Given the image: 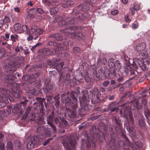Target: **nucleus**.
Masks as SVG:
<instances>
[{
    "label": "nucleus",
    "mask_w": 150,
    "mask_h": 150,
    "mask_svg": "<svg viewBox=\"0 0 150 150\" xmlns=\"http://www.w3.org/2000/svg\"><path fill=\"white\" fill-rule=\"evenodd\" d=\"M11 69L5 71L3 73L4 77L6 82L8 83L7 86L11 92L8 90L0 88V105L3 107L6 105L8 103V99L10 102H13L15 98L20 99L22 101L21 103L23 104L21 105V109L22 107L24 108L28 100L25 97H21L22 91L20 89V85L16 83L17 81V77H19L20 74L19 73L16 72V69Z\"/></svg>",
    "instance_id": "1"
},
{
    "label": "nucleus",
    "mask_w": 150,
    "mask_h": 150,
    "mask_svg": "<svg viewBox=\"0 0 150 150\" xmlns=\"http://www.w3.org/2000/svg\"><path fill=\"white\" fill-rule=\"evenodd\" d=\"M82 97L79 98L80 108H79V112H84L88 109V103L91 101L92 103L99 104L100 102V93L98 91L93 90L90 92V95H88V91L86 90L82 91Z\"/></svg>",
    "instance_id": "2"
},
{
    "label": "nucleus",
    "mask_w": 150,
    "mask_h": 150,
    "mask_svg": "<svg viewBox=\"0 0 150 150\" xmlns=\"http://www.w3.org/2000/svg\"><path fill=\"white\" fill-rule=\"evenodd\" d=\"M77 97V94L75 91L72 92L71 93L68 92L67 94H63L61 97L63 103H65L66 106H70L73 110H72L66 108V112L71 118H74L76 117V112L75 110L77 108L78 105Z\"/></svg>",
    "instance_id": "3"
},
{
    "label": "nucleus",
    "mask_w": 150,
    "mask_h": 150,
    "mask_svg": "<svg viewBox=\"0 0 150 150\" xmlns=\"http://www.w3.org/2000/svg\"><path fill=\"white\" fill-rule=\"evenodd\" d=\"M113 120L115 122V125L114 127L115 130L118 134H121L122 136L125 139L128 146H131L132 150H138L143 146V144L140 142H137L134 144H132L129 142L128 139L126 137L125 132H124L122 129V124L121 121L119 117L117 118L116 116L114 117Z\"/></svg>",
    "instance_id": "4"
},
{
    "label": "nucleus",
    "mask_w": 150,
    "mask_h": 150,
    "mask_svg": "<svg viewBox=\"0 0 150 150\" xmlns=\"http://www.w3.org/2000/svg\"><path fill=\"white\" fill-rule=\"evenodd\" d=\"M85 27L81 26H70L65 30V32H68L69 38L78 40H82L84 37V29Z\"/></svg>",
    "instance_id": "5"
},
{
    "label": "nucleus",
    "mask_w": 150,
    "mask_h": 150,
    "mask_svg": "<svg viewBox=\"0 0 150 150\" xmlns=\"http://www.w3.org/2000/svg\"><path fill=\"white\" fill-rule=\"evenodd\" d=\"M29 120L32 121H34L38 123L39 126L36 129V131L41 133L42 135H44L45 137H54L56 136L54 134H53L52 132L50 131V129L47 128L45 129V127L44 126H41V125L45 124V122L44 120L43 116H41L39 118H29Z\"/></svg>",
    "instance_id": "6"
},
{
    "label": "nucleus",
    "mask_w": 150,
    "mask_h": 150,
    "mask_svg": "<svg viewBox=\"0 0 150 150\" xmlns=\"http://www.w3.org/2000/svg\"><path fill=\"white\" fill-rule=\"evenodd\" d=\"M57 20L60 26L75 24L77 22V19L76 18L67 17L64 15L58 17Z\"/></svg>",
    "instance_id": "7"
},
{
    "label": "nucleus",
    "mask_w": 150,
    "mask_h": 150,
    "mask_svg": "<svg viewBox=\"0 0 150 150\" xmlns=\"http://www.w3.org/2000/svg\"><path fill=\"white\" fill-rule=\"evenodd\" d=\"M113 129L112 127L109 129V131L111 132L110 137L111 139L109 142L108 147L109 150H118L120 147L117 145L116 146V141L118 140V137L116 133L113 132Z\"/></svg>",
    "instance_id": "8"
},
{
    "label": "nucleus",
    "mask_w": 150,
    "mask_h": 150,
    "mask_svg": "<svg viewBox=\"0 0 150 150\" xmlns=\"http://www.w3.org/2000/svg\"><path fill=\"white\" fill-rule=\"evenodd\" d=\"M62 143L64 148L67 150H72L71 147L74 149L76 144V141L72 139L69 138L67 137H64L63 138Z\"/></svg>",
    "instance_id": "9"
},
{
    "label": "nucleus",
    "mask_w": 150,
    "mask_h": 150,
    "mask_svg": "<svg viewBox=\"0 0 150 150\" xmlns=\"http://www.w3.org/2000/svg\"><path fill=\"white\" fill-rule=\"evenodd\" d=\"M60 60L59 59L53 58L51 60L48 61V64L50 67L53 68L56 67L57 71L58 72H60L62 70L63 66L64 65V63L62 62L57 65L56 62H59Z\"/></svg>",
    "instance_id": "10"
},
{
    "label": "nucleus",
    "mask_w": 150,
    "mask_h": 150,
    "mask_svg": "<svg viewBox=\"0 0 150 150\" xmlns=\"http://www.w3.org/2000/svg\"><path fill=\"white\" fill-rule=\"evenodd\" d=\"M60 115L61 114L59 113V111H56L55 115L56 117L54 119V120L55 123L58 125L59 127L62 128L65 127L67 124V122L65 120L63 117L61 119L60 117Z\"/></svg>",
    "instance_id": "11"
},
{
    "label": "nucleus",
    "mask_w": 150,
    "mask_h": 150,
    "mask_svg": "<svg viewBox=\"0 0 150 150\" xmlns=\"http://www.w3.org/2000/svg\"><path fill=\"white\" fill-rule=\"evenodd\" d=\"M39 137L36 136H34L31 137L29 141L27 144L26 147L28 149H31L34 148L39 143Z\"/></svg>",
    "instance_id": "12"
},
{
    "label": "nucleus",
    "mask_w": 150,
    "mask_h": 150,
    "mask_svg": "<svg viewBox=\"0 0 150 150\" xmlns=\"http://www.w3.org/2000/svg\"><path fill=\"white\" fill-rule=\"evenodd\" d=\"M46 100L47 103H51L55 102V105L57 108H59L60 103V95H58L54 97L52 96H48L46 95Z\"/></svg>",
    "instance_id": "13"
},
{
    "label": "nucleus",
    "mask_w": 150,
    "mask_h": 150,
    "mask_svg": "<svg viewBox=\"0 0 150 150\" xmlns=\"http://www.w3.org/2000/svg\"><path fill=\"white\" fill-rule=\"evenodd\" d=\"M70 75L69 74H66L65 73H61L59 81V83L61 84L65 80V85H68L69 84L71 80H70Z\"/></svg>",
    "instance_id": "14"
},
{
    "label": "nucleus",
    "mask_w": 150,
    "mask_h": 150,
    "mask_svg": "<svg viewBox=\"0 0 150 150\" xmlns=\"http://www.w3.org/2000/svg\"><path fill=\"white\" fill-rule=\"evenodd\" d=\"M131 61L132 63L131 64V65L134 69H137L135 70V72L139 74V76H141V71H139V67L142 62L140 60L137 58L134 59L133 60L131 59Z\"/></svg>",
    "instance_id": "15"
},
{
    "label": "nucleus",
    "mask_w": 150,
    "mask_h": 150,
    "mask_svg": "<svg viewBox=\"0 0 150 150\" xmlns=\"http://www.w3.org/2000/svg\"><path fill=\"white\" fill-rule=\"evenodd\" d=\"M55 116V113L54 111L52 112L51 115H50L47 118V124L50 125V126L52 128L53 130V133H54L56 132L57 129L55 126H54L52 123L53 121V118Z\"/></svg>",
    "instance_id": "16"
},
{
    "label": "nucleus",
    "mask_w": 150,
    "mask_h": 150,
    "mask_svg": "<svg viewBox=\"0 0 150 150\" xmlns=\"http://www.w3.org/2000/svg\"><path fill=\"white\" fill-rule=\"evenodd\" d=\"M58 51L57 49H54L53 51L50 52V50L48 48H45L42 49L41 52L44 57L53 55L57 54Z\"/></svg>",
    "instance_id": "17"
},
{
    "label": "nucleus",
    "mask_w": 150,
    "mask_h": 150,
    "mask_svg": "<svg viewBox=\"0 0 150 150\" xmlns=\"http://www.w3.org/2000/svg\"><path fill=\"white\" fill-rule=\"evenodd\" d=\"M97 141L95 139L92 135L90 137H88V141L86 143V146L88 148H89L91 146V144L93 148H94L96 146V144Z\"/></svg>",
    "instance_id": "18"
},
{
    "label": "nucleus",
    "mask_w": 150,
    "mask_h": 150,
    "mask_svg": "<svg viewBox=\"0 0 150 150\" xmlns=\"http://www.w3.org/2000/svg\"><path fill=\"white\" fill-rule=\"evenodd\" d=\"M118 105V103L115 101L112 103L108 105V110L112 112L115 111L117 112L119 109L118 106H117Z\"/></svg>",
    "instance_id": "19"
},
{
    "label": "nucleus",
    "mask_w": 150,
    "mask_h": 150,
    "mask_svg": "<svg viewBox=\"0 0 150 150\" xmlns=\"http://www.w3.org/2000/svg\"><path fill=\"white\" fill-rule=\"evenodd\" d=\"M114 59L112 58H110L108 60V65L110 69L111 68H116V64L118 65H117L119 67H120V64L119 63L118 61L115 62L114 63Z\"/></svg>",
    "instance_id": "20"
},
{
    "label": "nucleus",
    "mask_w": 150,
    "mask_h": 150,
    "mask_svg": "<svg viewBox=\"0 0 150 150\" xmlns=\"http://www.w3.org/2000/svg\"><path fill=\"white\" fill-rule=\"evenodd\" d=\"M107 135L106 134H105L103 132H100L97 133L96 135V137L97 140L101 143L103 142L104 140H105V137Z\"/></svg>",
    "instance_id": "21"
},
{
    "label": "nucleus",
    "mask_w": 150,
    "mask_h": 150,
    "mask_svg": "<svg viewBox=\"0 0 150 150\" xmlns=\"http://www.w3.org/2000/svg\"><path fill=\"white\" fill-rule=\"evenodd\" d=\"M23 81H27L28 84L32 83L33 82H35V79L33 78V77L30 76L29 75L26 74L23 76L22 78Z\"/></svg>",
    "instance_id": "22"
},
{
    "label": "nucleus",
    "mask_w": 150,
    "mask_h": 150,
    "mask_svg": "<svg viewBox=\"0 0 150 150\" xmlns=\"http://www.w3.org/2000/svg\"><path fill=\"white\" fill-rule=\"evenodd\" d=\"M127 67H124V72L126 74H130V75H132L134 74H136L134 70L131 67V65H127Z\"/></svg>",
    "instance_id": "23"
},
{
    "label": "nucleus",
    "mask_w": 150,
    "mask_h": 150,
    "mask_svg": "<svg viewBox=\"0 0 150 150\" xmlns=\"http://www.w3.org/2000/svg\"><path fill=\"white\" fill-rule=\"evenodd\" d=\"M125 122H124V127L126 128L127 130L129 132L130 135L132 136L135 135V131L134 128L132 127H130L129 125V123H128V125L127 124H125Z\"/></svg>",
    "instance_id": "24"
},
{
    "label": "nucleus",
    "mask_w": 150,
    "mask_h": 150,
    "mask_svg": "<svg viewBox=\"0 0 150 150\" xmlns=\"http://www.w3.org/2000/svg\"><path fill=\"white\" fill-rule=\"evenodd\" d=\"M36 100H37L35 102H34L33 103V105H35V104H37L36 107H38V106H39L40 108H41L43 106V103L44 101L45 100V98H43L42 99L40 97H36ZM40 109V108H39Z\"/></svg>",
    "instance_id": "25"
},
{
    "label": "nucleus",
    "mask_w": 150,
    "mask_h": 150,
    "mask_svg": "<svg viewBox=\"0 0 150 150\" xmlns=\"http://www.w3.org/2000/svg\"><path fill=\"white\" fill-rule=\"evenodd\" d=\"M146 47V44L145 42L139 43L136 47V50L139 52L142 51L144 50Z\"/></svg>",
    "instance_id": "26"
},
{
    "label": "nucleus",
    "mask_w": 150,
    "mask_h": 150,
    "mask_svg": "<svg viewBox=\"0 0 150 150\" xmlns=\"http://www.w3.org/2000/svg\"><path fill=\"white\" fill-rule=\"evenodd\" d=\"M115 68H111L108 73V77L110 79L115 78L116 76V71Z\"/></svg>",
    "instance_id": "27"
},
{
    "label": "nucleus",
    "mask_w": 150,
    "mask_h": 150,
    "mask_svg": "<svg viewBox=\"0 0 150 150\" xmlns=\"http://www.w3.org/2000/svg\"><path fill=\"white\" fill-rule=\"evenodd\" d=\"M18 35L16 34H12L10 35V40L11 41L13 47L14 46L13 44L16 42L17 41H18Z\"/></svg>",
    "instance_id": "28"
},
{
    "label": "nucleus",
    "mask_w": 150,
    "mask_h": 150,
    "mask_svg": "<svg viewBox=\"0 0 150 150\" xmlns=\"http://www.w3.org/2000/svg\"><path fill=\"white\" fill-rule=\"evenodd\" d=\"M45 93H51L53 91V86L52 85H48L45 88H43Z\"/></svg>",
    "instance_id": "29"
},
{
    "label": "nucleus",
    "mask_w": 150,
    "mask_h": 150,
    "mask_svg": "<svg viewBox=\"0 0 150 150\" xmlns=\"http://www.w3.org/2000/svg\"><path fill=\"white\" fill-rule=\"evenodd\" d=\"M37 28L38 27L37 26L35 25H32L31 29H29V31L27 32V34H35Z\"/></svg>",
    "instance_id": "30"
},
{
    "label": "nucleus",
    "mask_w": 150,
    "mask_h": 150,
    "mask_svg": "<svg viewBox=\"0 0 150 150\" xmlns=\"http://www.w3.org/2000/svg\"><path fill=\"white\" fill-rule=\"evenodd\" d=\"M14 145L16 149L17 150H22V146L21 142L18 140L14 142Z\"/></svg>",
    "instance_id": "31"
},
{
    "label": "nucleus",
    "mask_w": 150,
    "mask_h": 150,
    "mask_svg": "<svg viewBox=\"0 0 150 150\" xmlns=\"http://www.w3.org/2000/svg\"><path fill=\"white\" fill-rule=\"evenodd\" d=\"M50 38H56V40L57 41H61L62 40L61 34L59 33H55L50 35L49 36Z\"/></svg>",
    "instance_id": "32"
},
{
    "label": "nucleus",
    "mask_w": 150,
    "mask_h": 150,
    "mask_svg": "<svg viewBox=\"0 0 150 150\" xmlns=\"http://www.w3.org/2000/svg\"><path fill=\"white\" fill-rule=\"evenodd\" d=\"M20 105H19L14 106L13 109L12 110L13 112L16 114L19 112V113L21 114L22 113V110H20Z\"/></svg>",
    "instance_id": "33"
},
{
    "label": "nucleus",
    "mask_w": 150,
    "mask_h": 150,
    "mask_svg": "<svg viewBox=\"0 0 150 150\" xmlns=\"http://www.w3.org/2000/svg\"><path fill=\"white\" fill-rule=\"evenodd\" d=\"M79 9L81 11H86L88 9V7L85 4H81L78 7Z\"/></svg>",
    "instance_id": "34"
},
{
    "label": "nucleus",
    "mask_w": 150,
    "mask_h": 150,
    "mask_svg": "<svg viewBox=\"0 0 150 150\" xmlns=\"http://www.w3.org/2000/svg\"><path fill=\"white\" fill-rule=\"evenodd\" d=\"M64 2L62 4V6L64 8H67L69 6L73 4V1H64Z\"/></svg>",
    "instance_id": "35"
},
{
    "label": "nucleus",
    "mask_w": 150,
    "mask_h": 150,
    "mask_svg": "<svg viewBox=\"0 0 150 150\" xmlns=\"http://www.w3.org/2000/svg\"><path fill=\"white\" fill-rule=\"evenodd\" d=\"M45 1L46 5L48 6H54L55 5L57 2V1Z\"/></svg>",
    "instance_id": "36"
},
{
    "label": "nucleus",
    "mask_w": 150,
    "mask_h": 150,
    "mask_svg": "<svg viewBox=\"0 0 150 150\" xmlns=\"http://www.w3.org/2000/svg\"><path fill=\"white\" fill-rule=\"evenodd\" d=\"M30 110L31 109L30 108L28 107L26 108L25 114L23 115L22 117V120H24L27 117H28L29 113Z\"/></svg>",
    "instance_id": "37"
},
{
    "label": "nucleus",
    "mask_w": 150,
    "mask_h": 150,
    "mask_svg": "<svg viewBox=\"0 0 150 150\" xmlns=\"http://www.w3.org/2000/svg\"><path fill=\"white\" fill-rule=\"evenodd\" d=\"M117 80L116 81L118 82H122L124 81V77L122 74H118L116 76Z\"/></svg>",
    "instance_id": "38"
},
{
    "label": "nucleus",
    "mask_w": 150,
    "mask_h": 150,
    "mask_svg": "<svg viewBox=\"0 0 150 150\" xmlns=\"http://www.w3.org/2000/svg\"><path fill=\"white\" fill-rule=\"evenodd\" d=\"M148 69V68L146 65L144 63L142 62L139 67V71H146Z\"/></svg>",
    "instance_id": "39"
},
{
    "label": "nucleus",
    "mask_w": 150,
    "mask_h": 150,
    "mask_svg": "<svg viewBox=\"0 0 150 150\" xmlns=\"http://www.w3.org/2000/svg\"><path fill=\"white\" fill-rule=\"evenodd\" d=\"M131 59H130L127 56H124V60L125 61V64L127 65H131V64H132Z\"/></svg>",
    "instance_id": "40"
},
{
    "label": "nucleus",
    "mask_w": 150,
    "mask_h": 150,
    "mask_svg": "<svg viewBox=\"0 0 150 150\" xmlns=\"http://www.w3.org/2000/svg\"><path fill=\"white\" fill-rule=\"evenodd\" d=\"M59 11V10L56 7L51 8L50 11V14L53 15L54 14L57 13Z\"/></svg>",
    "instance_id": "41"
},
{
    "label": "nucleus",
    "mask_w": 150,
    "mask_h": 150,
    "mask_svg": "<svg viewBox=\"0 0 150 150\" xmlns=\"http://www.w3.org/2000/svg\"><path fill=\"white\" fill-rule=\"evenodd\" d=\"M41 81L38 80L35 81L34 84V86L35 88H40L41 87Z\"/></svg>",
    "instance_id": "42"
},
{
    "label": "nucleus",
    "mask_w": 150,
    "mask_h": 150,
    "mask_svg": "<svg viewBox=\"0 0 150 150\" xmlns=\"http://www.w3.org/2000/svg\"><path fill=\"white\" fill-rule=\"evenodd\" d=\"M7 111L6 112L5 110H0V119L2 118V117L7 116L8 114L7 113Z\"/></svg>",
    "instance_id": "43"
},
{
    "label": "nucleus",
    "mask_w": 150,
    "mask_h": 150,
    "mask_svg": "<svg viewBox=\"0 0 150 150\" xmlns=\"http://www.w3.org/2000/svg\"><path fill=\"white\" fill-rule=\"evenodd\" d=\"M10 35L8 33H6L5 34L4 36H2L1 37H3L4 40L7 41L10 40Z\"/></svg>",
    "instance_id": "44"
},
{
    "label": "nucleus",
    "mask_w": 150,
    "mask_h": 150,
    "mask_svg": "<svg viewBox=\"0 0 150 150\" xmlns=\"http://www.w3.org/2000/svg\"><path fill=\"white\" fill-rule=\"evenodd\" d=\"M7 150H13L12 142H8L6 145Z\"/></svg>",
    "instance_id": "45"
},
{
    "label": "nucleus",
    "mask_w": 150,
    "mask_h": 150,
    "mask_svg": "<svg viewBox=\"0 0 150 150\" xmlns=\"http://www.w3.org/2000/svg\"><path fill=\"white\" fill-rule=\"evenodd\" d=\"M104 61L105 62H106V60L104 59L103 58L102 59H101L100 58L98 59L97 60V64L98 65H101L102 64H105V63L104 62Z\"/></svg>",
    "instance_id": "46"
},
{
    "label": "nucleus",
    "mask_w": 150,
    "mask_h": 150,
    "mask_svg": "<svg viewBox=\"0 0 150 150\" xmlns=\"http://www.w3.org/2000/svg\"><path fill=\"white\" fill-rule=\"evenodd\" d=\"M70 83L71 86H74L78 84L76 80L74 78H73V79L71 80Z\"/></svg>",
    "instance_id": "47"
},
{
    "label": "nucleus",
    "mask_w": 150,
    "mask_h": 150,
    "mask_svg": "<svg viewBox=\"0 0 150 150\" xmlns=\"http://www.w3.org/2000/svg\"><path fill=\"white\" fill-rule=\"evenodd\" d=\"M80 49L79 48L77 47H74L73 49V52L75 54H78L80 52Z\"/></svg>",
    "instance_id": "48"
},
{
    "label": "nucleus",
    "mask_w": 150,
    "mask_h": 150,
    "mask_svg": "<svg viewBox=\"0 0 150 150\" xmlns=\"http://www.w3.org/2000/svg\"><path fill=\"white\" fill-rule=\"evenodd\" d=\"M28 93L34 96H35L38 94V92L36 91V89L35 88H33L32 90H29L28 92Z\"/></svg>",
    "instance_id": "49"
},
{
    "label": "nucleus",
    "mask_w": 150,
    "mask_h": 150,
    "mask_svg": "<svg viewBox=\"0 0 150 150\" xmlns=\"http://www.w3.org/2000/svg\"><path fill=\"white\" fill-rule=\"evenodd\" d=\"M97 74L99 77L102 76L104 75V71L102 69H100L98 70Z\"/></svg>",
    "instance_id": "50"
},
{
    "label": "nucleus",
    "mask_w": 150,
    "mask_h": 150,
    "mask_svg": "<svg viewBox=\"0 0 150 150\" xmlns=\"http://www.w3.org/2000/svg\"><path fill=\"white\" fill-rule=\"evenodd\" d=\"M139 25V23L136 21H135L132 24L131 27L133 29H135L138 28Z\"/></svg>",
    "instance_id": "51"
},
{
    "label": "nucleus",
    "mask_w": 150,
    "mask_h": 150,
    "mask_svg": "<svg viewBox=\"0 0 150 150\" xmlns=\"http://www.w3.org/2000/svg\"><path fill=\"white\" fill-rule=\"evenodd\" d=\"M33 10L34 11H35L36 13H38L39 14H42L44 12L43 10L40 8H38L36 9H34Z\"/></svg>",
    "instance_id": "52"
},
{
    "label": "nucleus",
    "mask_w": 150,
    "mask_h": 150,
    "mask_svg": "<svg viewBox=\"0 0 150 150\" xmlns=\"http://www.w3.org/2000/svg\"><path fill=\"white\" fill-rule=\"evenodd\" d=\"M132 8L134 10L137 11L140 9V5L139 4H134Z\"/></svg>",
    "instance_id": "53"
},
{
    "label": "nucleus",
    "mask_w": 150,
    "mask_h": 150,
    "mask_svg": "<svg viewBox=\"0 0 150 150\" xmlns=\"http://www.w3.org/2000/svg\"><path fill=\"white\" fill-rule=\"evenodd\" d=\"M129 121L131 124L133 125L134 124V122L132 113H131L130 112H129Z\"/></svg>",
    "instance_id": "54"
},
{
    "label": "nucleus",
    "mask_w": 150,
    "mask_h": 150,
    "mask_svg": "<svg viewBox=\"0 0 150 150\" xmlns=\"http://www.w3.org/2000/svg\"><path fill=\"white\" fill-rule=\"evenodd\" d=\"M21 27V25L20 23H17L14 25V28L15 31L19 30Z\"/></svg>",
    "instance_id": "55"
},
{
    "label": "nucleus",
    "mask_w": 150,
    "mask_h": 150,
    "mask_svg": "<svg viewBox=\"0 0 150 150\" xmlns=\"http://www.w3.org/2000/svg\"><path fill=\"white\" fill-rule=\"evenodd\" d=\"M43 32V29L38 28L35 35H40Z\"/></svg>",
    "instance_id": "56"
},
{
    "label": "nucleus",
    "mask_w": 150,
    "mask_h": 150,
    "mask_svg": "<svg viewBox=\"0 0 150 150\" xmlns=\"http://www.w3.org/2000/svg\"><path fill=\"white\" fill-rule=\"evenodd\" d=\"M3 20L4 24L9 23L11 21L10 18L7 16H5Z\"/></svg>",
    "instance_id": "57"
},
{
    "label": "nucleus",
    "mask_w": 150,
    "mask_h": 150,
    "mask_svg": "<svg viewBox=\"0 0 150 150\" xmlns=\"http://www.w3.org/2000/svg\"><path fill=\"white\" fill-rule=\"evenodd\" d=\"M129 15L127 14L125 16V21L128 23H129L131 21V19L129 18Z\"/></svg>",
    "instance_id": "58"
},
{
    "label": "nucleus",
    "mask_w": 150,
    "mask_h": 150,
    "mask_svg": "<svg viewBox=\"0 0 150 150\" xmlns=\"http://www.w3.org/2000/svg\"><path fill=\"white\" fill-rule=\"evenodd\" d=\"M22 30L23 32H25V33L27 34V32L28 31H29V29L26 25H23L22 27Z\"/></svg>",
    "instance_id": "59"
},
{
    "label": "nucleus",
    "mask_w": 150,
    "mask_h": 150,
    "mask_svg": "<svg viewBox=\"0 0 150 150\" xmlns=\"http://www.w3.org/2000/svg\"><path fill=\"white\" fill-rule=\"evenodd\" d=\"M5 142L4 143L0 141V150H5Z\"/></svg>",
    "instance_id": "60"
},
{
    "label": "nucleus",
    "mask_w": 150,
    "mask_h": 150,
    "mask_svg": "<svg viewBox=\"0 0 150 150\" xmlns=\"http://www.w3.org/2000/svg\"><path fill=\"white\" fill-rule=\"evenodd\" d=\"M21 50H23V48L21 46H19L18 43V45L16 47L15 50L16 52H19Z\"/></svg>",
    "instance_id": "61"
},
{
    "label": "nucleus",
    "mask_w": 150,
    "mask_h": 150,
    "mask_svg": "<svg viewBox=\"0 0 150 150\" xmlns=\"http://www.w3.org/2000/svg\"><path fill=\"white\" fill-rule=\"evenodd\" d=\"M131 83L130 81L127 80L122 85H124V86L125 87H127L129 86Z\"/></svg>",
    "instance_id": "62"
},
{
    "label": "nucleus",
    "mask_w": 150,
    "mask_h": 150,
    "mask_svg": "<svg viewBox=\"0 0 150 150\" xmlns=\"http://www.w3.org/2000/svg\"><path fill=\"white\" fill-rule=\"evenodd\" d=\"M118 144L119 146H120L121 147H125V146L126 145L125 142L123 141L120 140L118 142Z\"/></svg>",
    "instance_id": "63"
},
{
    "label": "nucleus",
    "mask_w": 150,
    "mask_h": 150,
    "mask_svg": "<svg viewBox=\"0 0 150 150\" xmlns=\"http://www.w3.org/2000/svg\"><path fill=\"white\" fill-rule=\"evenodd\" d=\"M53 139V138L52 137L46 140V141L44 142V143L43 144V146H45L47 145L50 142V140H52Z\"/></svg>",
    "instance_id": "64"
}]
</instances>
